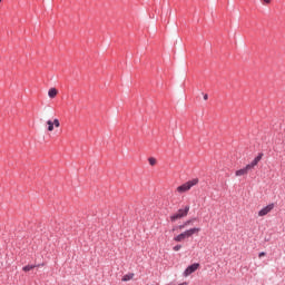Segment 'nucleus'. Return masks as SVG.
<instances>
[{
  "label": "nucleus",
  "mask_w": 285,
  "mask_h": 285,
  "mask_svg": "<svg viewBox=\"0 0 285 285\" xmlns=\"http://www.w3.org/2000/svg\"><path fill=\"white\" fill-rule=\"evenodd\" d=\"M47 126H48L47 130L49 132H52V130H55V124L52 122V120H48Z\"/></svg>",
  "instance_id": "f8f14e48"
},
{
  "label": "nucleus",
  "mask_w": 285,
  "mask_h": 285,
  "mask_svg": "<svg viewBox=\"0 0 285 285\" xmlns=\"http://www.w3.org/2000/svg\"><path fill=\"white\" fill-rule=\"evenodd\" d=\"M258 257H259V258H262V257H266L265 252H261V253L258 254Z\"/></svg>",
  "instance_id": "dca6fc26"
},
{
  "label": "nucleus",
  "mask_w": 285,
  "mask_h": 285,
  "mask_svg": "<svg viewBox=\"0 0 285 285\" xmlns=\"http://www.w3.org/2000/svg\"><path fill=\"white\" fill-rule=\"evenodd\" d=\"M1 1H3V0H0V3H1Z\"/></svg>",
  "instance_id": "6ab92c4d"
},
{
  "label": "nucleus",
  "mask_w": 285,
  "mask_h": 285,
  "mask_svg": "<svg viewBox=\"0 0 285 285\" xmlns=\"http://www.w3.org/2000/svg\"><path fill=\"white\" fill-rule=\"evenodd\" d=\"M249 170H253L250 166L246 165L244 168L236 170L235 175L236 177H243L246 175Z\"/></svg>",
  "instance_id": "6e6552de"
},
{
  "label": "nucleus",
  "mask_w": 285,
  "mask_h": 285,
  "mask_svg": "<svg viewBox=\"0 0 285 285\" xmlns=\"http://www.w3.org/2000/svg\"><path fill=\"white\" fill-rule=\"evenodd\" d=\"M264 157V153H259L255 158L254 161H252L250 164H248L247 166L255 168V166H257V164H259L262 161V158Z\"/></svg>",
  "instance_id": "0eeeda50"
},
{
  "label": "nucleus",
  "mask_w": 285,
  "mask_h": 285,
  "mask_svg": "<svg viewBox=\"0 0 285 285\" xmlns=\"http://www.w3.org/2000/svg\"><path fill=\"white\" fill-rule=\"evenodd\" d=\"M197 268H199V263H194L191 265H189L185 272H184V276L188 277V275H193V273H195V271H197Z\"/></svg>",
  "instance_id": "423d86ee"
},
{
  "label": "nucleus",
  "mask_w": 285,
  "mask_h": 285,
  "mask_svg": "<svg viewBox=\"0 0 285 285\" xmlns=\"http://www.w3.org/2000/svg\"><path fill=\"white\" fill-rule=\"evenodd\" d=\"M263 1H264V3H266V4L271 3V0H263Z\"/></svg>",
  "instance_id": "a211bd4d"
},
{
  "label": "nucleus",
  "mask_w": 285,
  "mask_h": 285,
  "mask_svg": "<svg viewBox=\"0 0 285 285\" xmlns=\"http://www.w3.org/2000/svg\"><path fill=\"white\" fill-rule=\"evenodd\" d=\"M188 213H190V206L186 205L184 208L178 209L175 214L169 216L171 223L179 222V219H184V217H188Z\"/></svg>",
  "instance_id": "f03ea898"
},
{
  "label": "nucleus",
  "mask_w": 285,
  "mask_h": 285,
  "mask_svg": "<svg viewBox=\"0 0 285 285\" xmlns=\"http://www.w3.org/2000/svg\"><path fill=\"white\" fill-rule=\"evenodd\" d=\"M148 161H149V165H150V166H155V164H157V159H155V158H153V157H150V158L148 159Z\"/></svg>",
  "instance_id": "4468645a"
},
{
  "label": "nucleus",
  "mask_w": 285,
  "mask_h": 285,
  "mask_svg": "<svg viewBox=\"0 0 285 285\" xmlns=\"http://www.w3.org/2000/svg\"><path fill=\"white\" fill-rule=\"evenodd\" d=\"M200 232H202V228L193 227L174 237V242H184V239H188L189 237H193V235H197V233H200Z\"/></svg>",
  "instance_id": "f257e3e1"
},
{
  "label": "nucleus",
  "mask_w": 285,
  "mask_h": 285,
  "mask_svg": "<svg viewBox=\"0 0 285 285\" xmlns=\"http://www.w3.org/2000/svg\"><path fill=\"white\" fill-rule=\"evenodd\" d=\"M275 208V204H269L258 212V217H266L271 210Z\"/></svg>",
  "instance_id": "39448f33"
},
{
  "label": "nucleus",
  "mask_w": 285,
  "mask_h": 285,
  "mask_svg": "<svg viewBox=\"0 0 285 285\" xmlns=\"http://www.w3.org/2000/svg\"><path fill=\"white\" fill-rule=\"evenodd\" d=\"M58 92L59 91L57 90V88H51V89H49L48 95H49L50 99H55V97H57Z\"/></svg>",
  "instance_id": "1a4fd4ad"
},
{
  "label": "nucleus",
  "mask_w": 285,
  "mask_h": 285,
  "mask_svg": "<svg viewBox=\"0 0 285 285\" xmlns=\"http://www.w3.org/2000/svg\"><path fill=\"white\" fill-rule=\"evenodd\" d=\"M199 184V178H194L180 186L177 187L178 193H188L193 186H197Z\"/></svg>",
  "instance_id": "7ed1b4c3"
},
{
  "label": "nucleus",
  "mask_w": 285,
  "mask_h": 285,
  "mask_svg": "<svg viewBox=\"0 0 285 285\" xmlns=\"http://www.w3.org/2000/svg\"><path fill=\"white\" fill-rule=\"evenodd\" d=\"M194 222H197V217L188 219V220L184 222L181 225L173 227L171 230H173V233H175V230H184V228H186L187 226L193 225Z\"/></svg>",
  "instance_id": "20e7f679"
},
{
  "label": "nucleus",
  "mask_w": 285,
  "mask_h": 285,
  "mask_svg": "<svg viewBox=\"0 0 285 285\" xmlns=\"http://www.w3.org/2000/svg\"><path fill=\"white\" fill-rule=\"evenodd\" d=\"M52 124H53V126L56 127V128H59V126H61V122H59V119H53V121H52Z\"/></svg>",
  "instance_id": "ddd939ff"
},
{
  "label": "nucleus",
  "mask_w": 285,
  "mask_h": 285,
  "mask_svg": "<svg viewBox=\"0 0 285 285\" xmlns=\"http://www.w3.org/2000/svg\"><path fill=\"white\" fill-rule=\"evenodd\" d=\"M35 268H37V265H27V266H23V267H22V271H23L24 273H30V271H32V269H35Z\"/></svg>",
  "instance_id": "9b49d317"
},
{
  "label": "nucleus",
  "mask_w": 285,
  "mask_h": 285,
  "mask_svg": "<svg viewBox=\"0 0 285 285\" xmlns=\"http://www.w3.org/2000/svg\"><path fill=\"white\" fill-rule=\"evenodd\" d=\"M132 277H135V274L134 273H128V274L122 276L121 282H130V279H132Z\"/></svg>",
  "instance_id": "9d476101"
},
{
  "label": "nucleus",
  "mask_w": 285,
  "mask_h": 285,
  "mask_svg": "<svg viewBox=\"0 0 285 285\" xmlns=\"http://www.w3.org/2000/svg\"><path fill=\"white\" fill-rule=\"evenodd\" d=\"M173 250L178 252L181 250V245H176L173 247Z\"/></svg>",
  "instance_id": "2eb2a0df"
},
{
  "label": "nucleus",
  "mask_w": 285,
  "mask_h": 285,
  "mask_svg": "<svg viewBox=\"0 0 285 285\" xmlns=\"http://www.w3.org/2000/svg\"><path fill=\"white\" fill-rule=\"evenodd\" d=\"M204 100H205V101H208V94H205V95H204Z\"/></svg>",
  "instance_id": "f3484780"
}]
</instances>
